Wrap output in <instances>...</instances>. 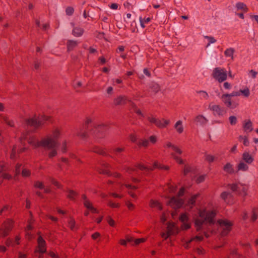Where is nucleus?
Segmentation results:
<instances>
[{
	"mask_svg": "<svg viewBox=\"0 0 258 258\" xmlns=\"http://www.w3.org/2000/svg\"><path fill=\"white\" fill-rule=\"evenodd\" d=\"M200 217L202 219L195 220V224L197 231H200L206 225L213 227L215 224L214 218L216 215V211L214 208L207 207L199 211Z\"/></svg>",
	"mask_w": 258,
	"mask_h": 258,
	"instance_id": "f257e3e1",
	"label": "nucleus"
},
{
	"mask_svg": "<svg viewBox=\"0 0 258 258\" xmlns=\"http://www.w3.org/2000/svg\"><path fill=\"white\" fill-rule=\"evenodd\" d=\"M62 128L60 126H54L51 134L44 137L46 147H53L57 146L58 140L61 136Z\"/></svg>",
	"mask_w": 258,
	"mask_h": 258,
	"instance_id": "f03ea898",
	"label": "nucleus"
},
{
	"mask_svg": "<svg viewBox=\"0 0 258 258\" xmlns=\"http://www.w3.org/2000/svg\"><path fill=\"white\" fill-rule=\"evenodd\" d=\"M163 147L165 150L170 149L173 151V152L171 153V156L178 164H183L184 163L182 159L180 157L176 155V154L181 155L183 153L182 150L179 147L173 144L170 142L165 143Z\"/></svg>",
	"mask_w": 258,
	"mask_h": 258,
	"instance_id": "7ed1b4c3",
	"label": "nucleus"
},
{
	"mask_svg": "<svg viewBox=\"0 0 258 258\" xmlns=\"http://www.w3.org/2000/svg\"><path fill=\"white\" fill-rule=\"evenodd\" d=\"M212 76L218 82L222 83L227 79V71L223 68H216L213 71Z\"/></svg>",
	"mask_w": 258,
	"mask_h": 258,
	"instance_id": "20e7f679",
	"label": "nucleus"
},
{
	"mask_svg": "<svg viewBox=\"0 0 258 258\" xmlns=\"http://www.w3.org/2000/svg\"><path fill=\"white\" fill-rule=\"evenodd\" d=\"M156 168H159V169H165L166 170L168 169L169 167L167 166H165L163 165H162L160 163H159L158 162H155L154 163V165L153 166H147L144 165L143 164L140 163L137 164L135 167L131 168V170H135L137 169L141 170H153Z\"/></svg>",
	"mask_w": 258,
	"mask_h": 258,
	"instance_id": "39448f33",
	"label": "nucleus"
},
{
	"mask_svg": "<svg viewBox=\"0 0 258 258\" xmlns=\"http://www.w3.org/2000/svg\"><path fill=\"white\" fill-rule=\"evenodd\" d=\"M218 223L219 225V228L221 230L222 235H227L231 229L232 223L227 220H219L218 221Z\"/></svg>",
	"mask_w": 258,
	"mask_h": 258,
	"instance_id": "423d86ee",
	"label": "nucleus"
},
{
	"mask_svg": "<svg viewBox=\"0 0 258 258\" xmlns=\"http://www.w3.org/2000/svg\"><path fill=\"white\" fill-rule=\"evenodd\" d=\"M230 189L233 191H236L239 195L245 197L247 194L248 186L241 183L232 184L230 185Z\"/></svg>",
	"mask_w": 258,
	"mask_h": 258,
	"instance_id": "0eeeda50",
	"label": "nucleus"
},
{
	"mask_svg": "<svg viewBox=\"0 0 258 258\" xmlns=\"http://www.w3.org/2000/svg\"><path fill=\"white\" fill-rule=\"evenodd\" d=\"M27 141L29 144L33 147L34 148H37L39 147H46L44 138H43L40 141L35 136H30Z\"/></svg>",
	"mask_w": 258,
	"mask_h": 258,
	"instance_id": "6e6552de",
	"label": "nucleus"
},
{
	"mask_svg": "<svg viewBox=\"0 0 258 258\" xmlns=\"http://www.w3.org/2000/svg\"><path fill=\"white\" fill-rule=\"evenodd\" d=\"M221 98L224 104L228 108L233 109L237 107L239 105L238 101H232L231 97L228 94H223Z\"/></svg>",
	"mask_w": 258,
	"mask_h": 258,
	"instance_id": "1a4fd4ad",
	"label": "nucleus"
},
{
	"mask_svg": "<svg viewBox=\"0 0 258 258\" xmlns=\"http://www.w3.org/2000/svg\"><path fill=\"white\" fill-rule=\"evenodd\" d=\"M25 122L27 125L34 127L35 128H38L43 124V122H42L41 120H40V116L35 115L31 118L26 119Z\"/></svg>",
	"mask_w": 258,
	"mask_h": 258,
	"instance_id": "9d476101",
	"label": "nucleus"
},
{
	"mask_svg": "<svg viewBox=\"0 0 258 258\" xmlns=\"http://www.w3.org/2000/svg\"><path fill=\"white\" fill-rule=\"evenodd\" d=\"M14 221L11 219L5 221L2 226L1 231L3 236H6L13 227Z\"/></svg>",
	"mask_w": 258,
	"mask_h": 258,
	"instance_id": "9b49d317",
	"label": "nucleus"
},
{
	"mask_svg": "<svg viewBox=\"0 0 258 258\" xmlns=\"http://www.w3.org/2000/svg\"><path fill=\"white\" fill-rule=\"evenodd\" d=\"M167 204L172 208L176 209L180 208L183 205L184 201L181 198L175 196L171 198Z\"/></svg>",
	"mask_w": 258,
	"mask_h": 258,
	"instance_id": "f8f14e48",
	"label": "nucleus"
},
{
	"mask_svg": "<svg viewBox=\"0 0 258 258\" xmlns=\"http://www.w3.org/2000/svg\"><path fill=\"white\" fill-rule=\"evenodd\" d=\"M209 109L215 116H222L226 113L225 109L217 104H210Z\"/></svg>",
	"mask_w": 258,
	"mask_h": 258,
	"instance_id": "ddd939ff",
	"label": "nucleus"
},
{
	"mask_svg": "<svg viewBox=\"0 0 258 258\" xmlns=\"http://www.w3.org/2000/svg\"><path fill=\"white\" fill-rule=\"evenodd\" d=\"M37 247L35 252L44 253L46 251V242L44 239L40 235L37 239Z\"/></svg>",
	"mask_w": 258,
	"mask_h": 258,
	"instance_id": "4468645a",
	"label": "nucleus"
},
{
	"mask_svg": "<svg viewBox=\"0 0 258 258\" xmlns=\"http://www.w3.org/2000/svg\"><path fill=\"white\" fill-rule=\"evenodd\" d=\"M82 198L84 200L83 204L84 206L89 210L93 213H98V211L93 207L92 203L89 201L85 195H83Z\"/></svg>",
	"mask_w": 258,
	"mask_h": 258,
	"instance_id": "2eb2a0df",
	"label": "nucleus"
},
{
	"mask_svg": "<svg viewBox=\"0 0 258 258\" xmlns=\"http://www.w3.org/2000/svg\"><path fill=\"white\" fill-rule=\"evenodd\" d=\"M120 187L123 189L124 187H126L128 189V193L130 195V196L135 199L137 200L138 199V196L133 191L136 190L138 188V187L135 185H132L130 184H125L124 185H121Z\"/></svg>",
	"mask_w": 258,
	"mask_h": 258,
	"instance_id": "dca6fc26",
	"label": "nucleus"
},
{
	"mask_svg": "<svg viewBox=\"0 0 258 258\" xmlns=\"http://www.w3.org/2000/svg\"><path fill=\"white\" fill-rule=\"evenodd\" d=\"M167 231L171 235L176 234L179 232V229L173 222H168L167 224Z\"/></svg>",
	"mask_w": 258,
	"mask_h": 258,
	"instance_id": "f3484780",
	"label": "nucleus"
},
{
	"mask_svg": "<svg viewBox=\"0 0 258 258\" xmlns=\"http://www.w3.org/2000/svg\"><path fill=\"white\" fill-rule=\"evenodd\" d=\"M57 146H54L53 147H43V148L49 151L47 153L48 157L52 159L57 155Z\"/></svg>",
	"mask_w": 258,
	"mask_h": 258,
	"instance_id": "a211bd4d",
	"label": "nucleus"
},
{
	"mask_svg": "<svg viewBox=\"0 0 258 258\" xmlns=\"http://www.w3.org/2000/svg\"><path fill=\"white\" fill-rule=\"evenodd\" d=\"M199 196V194H195L192 195L187 201V203L185 205V206L188 207L189 209L192 208Z\"/></svg>",
	"mask_w": 258,
	"mask_h": 258,
	"instance_id": "6ab92c4d",
	"label": "nucleus"
},
{
	"mask_svg": "<svg viewBox=\"0 0 258 258\" xmlns=\"http://www.w3.org/2000/svg\"><path fill=\"white\" fill-rule=\"evenodd\" d=\"M128 102L130 104L133 105V103L127 99L125 96H119L114 100V104L117 105L123 104Z\"/></svg>",
	"mask_w": 258,
	"mask_h": 258,
	"instance_id": "aec40b11",
	"label": "nucleus"
},
{
	"mask_svg": "<svg viewBox=\"0 0 258 258\" xmlns=\"http://www.w3.org/2000/svg\"><path fill=\"white\" fill-rule=\"evenodd\" d=\"M170 123V120L162 118L161 119H157L156 120L155 125L159 128L165 127Z\"/></svg>",
	"mask_w": 258,
	"mask_h": 258,
	"instance_id": "412c9836",
	"label": "nucleus"
},
{
	"mask_svg": "<svg viewBox=\"0 0 258 258\" xmlns=\"http://www.w3.org/2000/svg\"><path fill=\"white\" fill-rule=\"evenodd\" d=\"M243 128L244 132H251L253 130L251 121L249 119L244 120L243 123Z\"/></svg>",
	"mask_w": 258,
	"mask_h": 258,
	"instance_id": "4be33fe9",
	"label": "nucleus"
},
{
	"mask_svg": "<svg viewBox=\"0 0 258 258\" xmlns=\"http://www.w3.org/2000/svg\"><path fill=\"white\" fill-rule=\"evenodd\" d=\"M111 168L110 165L108 164H104L103 165V168L100 169L98 170V172L100 174H103L105 175H107L108 176H110L111 174V171L109 168Z\"/></svg>",
	"mask_w": 258,
	"mask_h": 258,
	"instance_id": "5701e85b",
	"label": "nucleus"
},
{
	"mask_svg": "<svg viewBox=\"0 0 258 258\" xmlns=\"http://www.w3.org/2000/svg\"><path fill=\"white\" fill-rule=\"evenodd\" d=\"M242 160L247 164H251L253 161V158L252 156L247 152H244L242 155Z\"/></svg>",
	"mask_w": 258,
	"mask_h": 258,
	"instance_id": "b1692460",
	"label": "nucleus"
},
{
	"mask_svg": "<svg viewBox=\"0 0 258 258\" xmlns=\"http://www.w3.org/2000/svg\"><path fill=\"white\" fill-rule=\"evenodd\" d=\"M221 198L227 204H231L232 197L229 192L224 191L221 194Z\"/></svg>",
	"mask_w": 258,
	"mask_h": 258,
	"instance_id": "393cba45",
	"label": "nucleus"
},
{
	"mask_svg": "<svg viewBox=\"0 0 258 258\" xmlns=\"http://www.w3.org/2000/svg\"><path fill=\"white\" fill-rule=\"evenodd\" d=\"M174 127L177 133L179 134H182L184 131V127L183 122L181 120H179L176 122L174 124Z\"/></svg>",
	"mask_w": 258,
	"mask_h": 258,
	"instance_id": "a878e982",
	"label": "nucleus"
},
{
	"mask_svg": "<svg viewBox=\"0 0 258 258\" xmlns=\"http://www.w3.org/2000/svg\"><path fill=\"white\" fill-rule=\"evenodd\" d=\"M235 7L237 11H241L243 13H247L248 9L247 6L242 2L237 3L235 5Z\"/></svg>",
	"mask_w": 258,
	"mask_h": 258,
	"instance_id": "bb28decb",
	"label": "nucleus"
},
{
	"mask_svg": "<svg viewBox=\"0 0 258 258\" xmlns=\"http://www.w3.org/2000/svg\"><path fill=\"white\" fill-rule=\"evenodd\" d=\"M150 207L152 208H157L159 210H161L162 209V206L160 202L158 201L151 200L149 203Z\"/></svg>",
	"mask_w": 258,
	"mask_h": 258,
	"instance_id": "cd10ccee",
	"label": "nucleus"
},
{
	"mask_svg": "<svg viewBox=\"0 0 258 258\" xmlns=\"http://www.w3.org/2000/svg\"><path fill=\"white\" fill-rule=\"evenodd\" d=\"M196 93L198 95L199 98L201 100H207L209 98L208 93L207 92H206L205 91H203V90L196 91Z\"/></svg>",
	"mask_w": 258,
	"mask_h": 258,
	"instance_id": "c85d7f7f",
	"label": "nucleus"
},
{
	"mask_svg": "<svg viewBox=\"0 0 258 258\" xmlns=\"http://www.w3.org/2000/svg\"><path fill=\"white\" fill-rule=\"evenodd\" d=\"M91 151L103 156L106 155L105 150L98 146H95L91 149Z\"/></svg>",
	"mask_w": 258,
	"mask_h": 258,
	"instance_id": "c756f323",
	"label": "nucleus"
},
{
	"mask_svg": "<svg viewBox=\"0 0 258 258\" xmlns=\"http://www.w3.org/2000/svg\"><path fill=\"white\" fill-rule=\"evenodd\" d=\"M78 42L77 41L69 40L67 41V50L70 51L73 50L78 45Z\"/></svg>",
	"mask_w": 258,
	"mask_h": 258,
	"instance_id": "7c9ffc66",
	"label": "nucleus"
},
{
	"mask_svg": "<svg viewBox=\"0 0 258 258\" xmlns=\"http://www.w3.org/2000/svg\"><path fill=\"white\" fill-rule=\"evenodd\" d=\"M83 86L82 83L81 81L75 80L73 82V88L77 92H81Z\"/></svg>",
	"mask_w": 258,
	"mask_h": 258,
	"instance_id": "2f4dec72",
	"label": "nucleus"
},
{
	"mask_svg": "<svg viewBox=\"0 0 258 258\" xmlns=\"http://www.w3.org/2000/svg\"><path fill=\"white\" fill-rule=\"evenodd\" d=\"M223 170L226 173L233 174L234 173V170L233 165L230 163H227L223 167Z\"/></svg>",
	"mask_w": 258,
	"mask_h": 258,
	"instance_id": "473e14b6",
	"label": "nucleus"
},
{
	"mask_svg": "<svg viewBox=\"0 0 258 258\" xmlns=\"http://www.w3.org/2000/svg\"><path fill=\"white\" fill-rule=\"evenodd\" d=\"M238 171H246L248 169V166L242 161L240 162L237 166Z\"/></svg>",
	"mask_w": 258,
	"mask_h": 258,
	"instance_id": "72a5a7b5",
	"label": "nucleus"
},
{
	"mask_svg": "<svg viewBox=\"0 0 258 258\" xmlns=\"http://www.w3.org/2000/svg\"><path fill=\"white\" fill-rule=\"evenodd\" d=\"M234 49L233 48H229L225 50L224 51V54L226 57H229L232 60H233L234 57L233 54L234 53Z\"/></svg>",
	"mask_w": 258,
	"mask_h": 258,
	"instance_id": "f704fd0d",
	"label": "nucleus"
},
{
	"mask_svg": "<svg viewBox=\"0 0 258 258\" xmlns=\"http://www.w3.org/2000/svg\"><path fill=\"white\" fill-rule=\"evenodd\" d=\"M84 30L83 29L79 27H76L73 29V34L76 37H80L83 35Z\"/></svg>",
	"mask_w": 258,
	"mask_h": 258,
	"instance_id": "c9c22d12",
	"label": "nucleus"
},
{
	"mask_svg": "<svg viewBox=\"0 0 258 258\" xmlns=\"http://www.w3.org/2000/svg\"><path fill=\"white\" fill-rule=\"evenodd\" d=\"M12 178V176L7 171H5L0 176V184L2 183L3 179L10 180Z\"/></svg>",
	"mask_w": 258,
	"mask_h": 258,
	"instance_id": "e433bc0d",
	"label": "nucleus"
},
{
	"mask_svg": "<svg viewBox=\"0 0 258 258\" xmlns=\"http://www.w3.org/2000/svg\"><path fill=\"white\" fill-rule=\"evenodd\" d=\"M149 141L148 140L144 139L140 140L138 143V145L140 147H144L145 148L149 146Z\"/></svg>",
	"mask_w": 258,
	"mask_h": 258,
	"instance_id": "4c0bfd02",
	"label": "nucleus"
},
{
	"mask_svg": "<svg viewBox=\"0 0 258 258\" xmlns=\"http://www.w3.org/2000/svg\"><path fill=\"white\" fill-rule=\"evenodd\" d=\"M124 50V47L123 46H119L116 49V52L117 53H120V56L124 59L126 57V55L122 53Z\"/></svg>",
	"mask_w": 258,
	"mask_h": 258,
	"instance_id": "58836bf2",
	"label": "nucleus"
},
{
	"mask_svg": "<svg viewBox=\"0 0 258 258\" xmlns=\"http://www.w3.org/2000/svg\"><path fill=\"white\" fill-rule=\"evenodd\" d=\"M179 219L182 223L189 222L188 214L186 213L181 214L179 218Z\"/></svg>",
	"mask_w": 258,
	"mask_h": 258,
	"instance_id": "ea45409f",
	"label": "nucleus"
},
{
	"mask_svg": "<svg viewBox=\"0 0 258 258\" xmlns=\"http://www.w3.org/2000/svg\"><path fill=\"white\" fill-rule=\"evenodd\" d=\"M139 20L141 27L143 28H144L146 27L145 24L150 22L151 18L150 17H148L143 19L142 17H140Z\"/></svg>",
	"mask_w": 258,
	"mask_h": 258,
	"instance_id": "a19ab883",
	"label": "nucleus"
},
{
	"mask_svg": "<svg viewBox=\"0 0 258 258\" xmlns=\"http://www.w3.org/2000/svg\"><path fill=\"white\" fill-rule=\"evenodd\" d=\"M196 121L202 124H205L208 121V120L203 115H199L196 117Z\"/></svg>",
	"mask_w": 258,
	"mask_h": 258,
	"instance_id": "79ce46f5",
	"label": "nucleus"
},
{
	"mask_svg": "<svg viewBox=\"0 0 258 258\" xmlns=\"http://www.w3.org/2000/svg\"><path fill=\"white\" fill-rule=\"evenodd\" d=\"M238 141L239 142H243V144L245 146H248L249 145L248 137L246 136H239L238 137Z\"/></svg>",
	"mask_w": 258,
	"mask_h": 258,
	"instance_id": "37998d69",
	"label": "nucleus"
},
{
	"mask_svg": "<svg viewBox=\"0 0 258 258\" xmlns=\"http://www.w3.org/2000/svg\"><path fill=\"white\" fill-rule=\"evenodd\" d=\"M165 189L168 190L169 193L172 194L176 191V186L170 183L166 186Z\"/></svg>",
	"mask_w": 258,
	"mask_h": 258,
	"instance_id": "c03bdc74",
	"label": "nucleus"
},
{
	"mask_svg": "<svg viewBox=\"0 0 258 258\" xmlns=\"http://www.w3.org/2000/svg\"><path fill=\"white\" fill-rule=\"evenodd\" d=\"M78 196V193L74 190H70L69 191V194L68 195V198H69L71 200H74L75 198Z\"/></svg>",
	"mask_w": 258,
	"mask_h": 258,
	"instance_id": "a18cd8bd",
	"label": "nucleus"
},
{
	"mask_svg": "<svg viewBox=\"0 0 258 258\" xmlns=\"http://www.w3.org/2000/svg\"><path fill=\"white\" fill-rule=\"evenodd\" d=\"M228 258H244L242 255H239L236 250H234L230 253Z\"/></svg>",
	"mask_w": 258,
	"mask_h": 258,
	"instance_id": "49530a36",
	"label": "nucleus"
},
{
	"mask_svg": "<svg viewBox=\"0 0 258 258\" xmlns=\"http://www.w3.org/2000/svg\"><path fill=\"white\" fill-rule=\"evenodd\" d=\"M257 216H258V209H256V208L253 209L252 211V215L251 216V220L252 221H255L257 218Z\"/></svg>",
	"mask_w": 258,
	"mask_h": 258,
	"instance_id": "de8ad7c7",
	"label": "nucleus"
},
{
	"mask_svg": "<svg viewBox=\"0 0 258 258\" xmlns=\"http://www.w3.org/2000/svg\"><path fill=\"white\" fill-rule=\"evenodd\" d=\"M239 92L240 94H241L245 97H248L250 95V91L247 87L245 88L243 90H240Z\"/></svg>",
	"mask_w": 258,
	"mask_h": 258,
	"instance_id": "09e8293b",
	"label": "nucleus"
},
{
	"mask_svg": "<svg viewBox=\"0 0 258 258\" xmlns=\"http://www.w3.org/2000/svg\"><path fill=\"white\" fill-rule=\"evenodd\" d=\"M68 143L66 140H64L62 142L61 151L62 153H66L68 151Z\"/></svg>",
	"mask_w": 258,
	"mask_h": 258,
	"instance_id": "8fccbe9b",
	"label": "nucleus"
},
{
	"mask_svg": "<svg viewBox=\"0 0 258 258\" xmlns=\"http://www.w3.org/2000/svg\"><path fill=\"white\" fill-rule=\"evenodd\" d=\"M34 186L35 188L39 189H43L44 188V184L42 182L40 181H36L34 183Z\"/></svg>",
	"mask_w": 258,
	"mask_h": 258,
	"instance_id": "3c124183",
	"label": "nucleus"
},
{
	"mask_svg": "<svg viewBox=\"0 0 258 258\" xmlns=\"http://www.w3.org/2000/svg\"><path fill=\"white\" fill-rule=\"evenodd\" d=\"M191 227V223L189 222L182 223L181 226V229L182 230H187Z\"/></svg>",
	"mask_w": 258,
	"mask_h": 258,
	"instance_id": "603ef678",
	"label": "nucleus"
},
{
	"mask_svg": "<svg viewBox=\"0 0 258 258\" xmlns=\"http://www.w3.org/2000/svg\"><path fill=\"white\" fill-rule=\"evenodd\" d=\"M125 205L126 206L127 209L130 211H133L135 208V205L133 204L130 201H127L125 202Z\"/></svg>",
	"mask_w": 258,
	"mask_h": 258,
	"instance_id": "864d4df0",
	"label": "nucleus"
},
{
	"mask_svg": "<svg viewBox=\"0 0 258 258\" xmlns=\"http://www.w3.org/2000/svg\"><path fill=\"white\" fill-rule=\"evenodd\" d=\"M77 136L83 140H85L88 137V135L86 132L78 133Z\"/></svg>",
	"mask_w": 258,
	"mask_h": 258,
	"instance_id": "5fc2aeb1",
	"label": "nucleus"
},
{
	"mask_svg": "<svg viewBox=\"0 0 258 258\" xmlns=\"http://www.w3.org/2000/svg\"><path fill=\"white\" fill-rule=\"evenodd\" d=\"M31 175V171L27 169H23L22 171V175L23 177H27Z\"/></svg>",
	"mask_w": 258,
	"mask_h": 258,
	"instance_id": "6e6d98bb",
	"label": "nucleus"
},
{
	"mask_svg": "<svg viewBox=\"0 0 258 258\" xmlns=\"http://www.w3.org/2000/svg\"><path fill=\"white\" fill-rule=\"evenodd\" d=\"M230 123L232 125H235L237 122V118L235 116H230L229 117Z\"/></svg>",
	"mask_w": 258,
	"mask_h": 258,
	"instance_id": "4d7b16f0",
	"label": "nucleus"
},
{
	"mask_svg": "<svg viewBox=\"0 0 258 258\" xmlns=\"http://www.w3.org/2000/svg\"><path fill=\"white\" fill-rule=\"evenodd\" d=\"M205 160L209 163H212L214 161L215 157L212 155L207 154L205 156Z\"/></svg>",
	"mask_w": 258,
	"mask_h": 258,
	"instance_id": "13d9d810",
	"label": "nucleus"
},
{
	"mask_svg": "<svg viewBox=\"0 0 258 258\" xmlns=\"http://www.w3.org/2000/svg\"><path fill=\"white\" fill-rule=\"evenodd\" d=\"M49 180H50V182L52 183V184H53L55 186L57 187L58 188L61 187L60 184L57 180H56L54 178H52V177H49Z\"/></svg>",
	"mask_w": 258,
	"mask_h": 258,
	"instance_id": "bf43d9fd",
	"label": "nucleus"
},
{
	"mask_svg": "<svg viewBox=\"0 0 258 258\" xmlns=\"http://www.w3.org/2000/svg\"><path fill=\"white\" fill-rule=\"evenodd\" d=\"M157 137L156 136H151L149 138V143H151L152 144H155L157 142Z\"/></svg>",
	"mask_w": 258,
	"mask_h": 258,
	"instance_id": "052dcab7",
	"label": "nucleus"
},
{
	"mask_svg": "<svg viewBox=\"0 0 258 258\" xmlns=\"http://www.w3.org/2000/svg\"><path fill=\"white\" fill-rule=\"evenodd\" d=\"M75 223H76L74 219H70L69 222V226L71 230H73L74 229Z\"/></svg>",
	"mask_w": 258,
	"mask_h": 258,
	"instance_id": "680f3d73",
	"label": "nucleus"
},
{
	"mask_svg": "<svg viewBox=\"0 0 258 258\" xmlns=\"http://www.w3.org/2000/svg\"><path fill=\"white\" fill-rule=\"evenodd\" d=\"M204 237L203 235H197L193 238H192L190 240L189 242H191L192 241L196 240L198 241H201L203 240Z\"/></svg>",
	"mask_w": 258,
	"mask_h": 258,
	"instance_id": "e2e57ef3",
	"label": "nucleus"
},
{
	"mask_svg": "<svg viewBox=\"0 0 258 258\" xmlns=\"http://www.w3.org/2000/svg\"><path fill=\"white\" fill-rule=\"evenodd\" d=\"M206 175H201L198 176L196 179V182L197 183H200L203 182L205 179Z\"/></svg>",
	"mask_w": 258,
	"mask_h": 258,
	"instance_id": "0e129e2a",
	"label": "nucleus"
},
{
	"mask_svg": "<svg viewBox=\"0 0 258 258\" xmlns=\"http://www.w3.org/2000/svg\"><path fill=\"white\" fill-rule=\"evenodd\" d=\"M129 139L132 142L135 143L137 141V136L135 134H131L129 136Z\"/></svg>",
	"mask_w": 258,
	"mask_h": 258,
	"instance_id": "69168bd1",
	"label": "nucleus"
},
{
	"mask_svg": "<svg viewBox=\"0 0 258 258\" xmlns=\"http://www.w3.org/2000/svg\"><path fill=\"white\" fill-rule=\"evenodd\" d=\"M22 166V164L18 163L16 164L15 167V174L16 175H19L20 173V169Z\"/></svg>",
	"mask_w": 258,
	"mask_h": 258,
	"instance_id": "338daca9",
	"label": "nucleus"
},
{
	"mask_svg": "<svg viewBox=\"0 0 258 258\" xmlns=\"http://www.w3.org/2000/svg\"><path fill=\"white\" fill-rule=\"evenodd\" d=\"M205 38L208 39L209 41V43L208 44L207 46H209L211 43H214L216 41V39L213 37L206 36Z\"/></svg>",
	"mask_w": 258,
	"mask_h": 258,
	"instance_id": "774afa93",
	"label": "nucleus"
}]
</instances>
